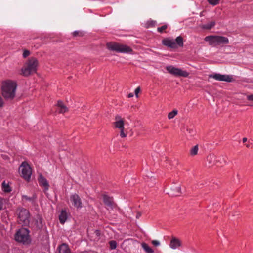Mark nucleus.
I'll return each mask as SVG.
<instances>
[{
  "label": "nucleus",
  "instance_id": "1",
  "mask_svg": "<svg viewBox=\"0 0 253 253\" xmlns=\"http://www.w3.org/2000/svg\"><path fill=\"white\" fill-rule=\"evenodd\" d=\"M17 87L15 81L7 80L2 82L1 86V95L6 100L13 99L16 94Z\"/></svg>",
  "mask_w": 253,
  "mask_h": 253
},
{
  "label": "nucleus",
  "instance_id": "2",
  "mask_svg": "<svg viewBox=\"0 0 253 253\" xmlns=\"http://www.w3.org/2000/svg\"><path fill=\"white\" fill-rule=\"evenodd\" d=\"M38 65V60L34 57L31 58L24 64L21 69V74L24 76H28L31 74L35 73Z\"/></svg>",
  "mask_w": 253,
  "mask_h": 253
},
{
  "label": "nucleus",
  "instance_id": "3",
  "mask_svg": "<svg viewBox=\"0 0 253 253\" xmlns=\"http://www.w3.org/2000/svg\"><path fill=\"white\" fill-rule=\"evenodd\" d=\"M204 40L212 46H223L229 43L228 39L221 36H208L205 38Z\"/></svg>",
  "mask_w": 253,
  "mask_h": 253
},
{
  "label": "nucleus",
  "instance_id": "4",
  "mask_svg": "<svg viewBox=\"0 0 253 253\" xmlns=\"http://www.w3.org/2000/svg\"><path fill=\"white\" fill-rule=\"evenodd\" d=\"M29 230L25 228L18 230L15 235L16 241L23 244L27 245L31 243V238L29 235Z\"/></svg>",
  "mask_w": 253,
  "mask_h": 253
},
{
  "label": "nucleus",
  "instance_id": "5",
  "mask_svg": "<svg viewBox=\"0 0 253 253\" xmlns=\"http://www.w3.org/2000/svg\"><path fill=\"white\" fill-rule=\"evenodd\" d=\"M106 45L109 50L113 51H116L117 52L131 53L132 52L131 48L125 44L110 42L107 43Z\"/></svg>",
  "mask_w": 253,
  "mask_h": 253
},
{
  "label": "nucleus",
  "instance_id": "6",
  "mask_svg": "<svg viewBox=\"0 0 253 253\" xmlns=\"http://www.w3.org/2000/svg\"><path fill=\"white\" fill-rule=\"evenodd\" d=\"M18 223L23 226L29 225L30 223V213L26 209L19 208L16 211Z\"/></svg>",
  "mask_w": 253,
  "mask_h": 253
},
{
  "label": "nucleus",
  "instance_id": "7",
  "mask_svg": "<svg viewBox=\"0 0 253 253\" xmlns=\"http://www.w3.org/2000/svg\"><path fill=\"white\" fill-rule=\"evenodd\" d=\"M163 45L170 48H176L177 46H183V40L181 36H178L175 40L170 38H166L163 40Z\"/></svg>",
  "mask_w": 253,
  "mask_h": 253
},
{
  "label": "nucleus",
  "instance_id": "8",
  "mask_svg": "<svg viewBox=\"0 0 253 253\" xmlns=\"http://www.w3.org/2000/svg\"><path fill=\"white\" fill-rule=\"evenodd\" d=\"M19 169L21 177L29 181L32 175V169L30 165L26 162H23L20 166Z\"/></svg>",
  "mask_w": 253,
  "mask_h": 253
},
{
  "label": "nucleus",
  "instance_id": "9",
  "mask_svg": "<svg viewBox=\"0 0 253 253\" xmlns=\"http://www.w3.org/2000/svg\"><path fill=\"white\" fill-rule=\"evenodd\" d=\"M166 70L169 73L175 76L187 77L189 75V73L186 71L171 65L167 66Z\"/></svg>",
  "mask_w": 253,
  "mask_h": 253
},
{
  "label": "nucleus",
  "instance_id": "10",
  "mask_svg": "<svg viewBox=\"0 0 253 253\" xmlns=\"http://www.w3.org/2000/svg\"><path fill=\"white\" fill-rule=\"evenodd\" d=\"M115 126L120 129V136L122 138L126 137V134L124 132V120L119 115H117L115 118V122L114 123Z\"/></svg>",
  "mask_w": 253,
  "mask_h": 253
},
{
  "label": "nucleus",
  "instance_id": "11",
  "mask_svg": "<svg viewBox=\"0 0 253 253\" xmlns=\"http://www.w3.org/2000/svg\"><path fill=\"white\" fill-rule=\"evenodd\" d=\"M209 78H213L217 81H226L227 82H231L233 80L232 77L229 75H221L217 73L210 75Z\"/></svg>",
  "mask_w": 253,
  "mask_h": 253
},
{
  "label": "nucleus",
  "instance_id": "12",
  "mask_svg": "<svg viewBox=\"0 0 253 253\" xmlns=\"http://www.w3.org/2000/svg\"><path fill=\"white\" fill-rule=\"evenodd\" d=\"M103 200L104 204L107 207V209H113L116 207V205L114 203L112 197H109L106 195L103 196Z\"/></svg>",
  "mask_w": 253,
  "mask_h": 253
},
{
  "label": "nucleus",
  "instance_id": "13",
  "mask_svg": "<svg viewBox=\"0 0 253 253\" xmlns=\"http://www.w3.org/2000/svg\"><path fill=\"white\" fill-rule=\"evenodd\" d=\"M70 200L74 206L77 208H81L82 207L81 200L78 195L74 194L71 196Z\"/></svg>",
  "mask_w": 253,
  "mask_h": 253
},
{
  "label": "nucleus",
  "instance_id": "14",
  "mask_svg": "<svg viewBox=\"0 0 253 253\" xmlns=\"http://www.w3.org/2000/svg\"><path fill=\"white\" fill-rule=\"evenodd\" d=\"M169 246L171 249L174 250L181 246V242L179 239L175 237H172L170 241Z\"/></svg>",
  "mask_w": 253,
  "mask_h": 253
},
{
  "label": "nucleus",
  "instance_id": "15",
  "mask_svg": "<svg viewBox=\"0 0 253 253\" xmlns=\"http://www.w3.org/2000/svg\"><path fill=\"white\" fill-rule=\"evenodd\" d=\"M38 181L40 185L43 187L44 191H46L48 189L49 184L47 180L42 175L39 176Z\"/></svg>",
  "mask_w": 253,
  "mask_h": 253
},
{
  "label": "nucleus",
  "instance_id": "16",
  "mask_svg": "<svg viewBox=\"0 0 253 253\" xmlns=\"http://www.w3.org/2000/svg\"><path fill=\"white\" fill-rule=\"evenodd\" d=\"M181 193V187L179 186H173L171 188V191L169 194L172 196H178Z\"/></svg>",
  "mask_w": 253,
  "mask_h": 253
},
{
  "label": "nucleus",
  "instance_id": "17",
  "mask_svg": "<svg viewBox=\"0 0 253 253\" xmlns=\"http://www.w3.org/2000/svg\"><path fill=\"white\" fill-rule=\"evenodd\" d=\"M57 107L58 111L60 113H64L68 110V108L60 101H58Z\"/></svg>",
  "mask_w": 253,
  "mask_h": 253
},
{
  "label": "nucleus",
  "instance_id": "18",
  "mask_svg": "<svg viewBox=\"0 0 253 253\" xmlns=\"http://www.w3.org/2000/svg\"><path fill=\"white\" fill-rule=\"evenodd\" d=\"M68 218V214L65 210H62L59 216L60 222L61 224H64Z\"/></svg>",
  "mask_w": 253,
  "mask_h": 253
},
{
  "label": "nucleus",
  "instance_id": "19",
  "mask_svg": "<svg viewBox=\"0 0 253 253\" xmlns=\"http://www.w3.org/2000/svg\"><path fill=\"white\" fill-rule=\"evenodd\" d=\"M216 160L217 156L213 154H211L207 157V161L211 165H217Z\"/></svg>",
  "mask_w": 253,
  "mask_h": 253
},
{
  "label": "nucleus",
  "instance_id": "20",
  "mask_svg": "<svg viewBox=\"0 0 253 253\" xmlns=\"http://www.w3.org/2000/svg\"><path fill=\"white\" fill-rule=\"evenodd\" d=\"M59 253H71L68 246L63 244L59 247Z\"/></svg>",
  "mask_w": 253,
  "mask_h": 253
},
{
  "label": "nucleus",
  "instance_id": "21",
  "mask_svg": "<svg viewBox=\"0 0 253 253\" xmlns=\"http://www.w3.org/2000/svg\"><path fill=\"white\" fill-rule=\"evenodd\" d=\"M215 25V21H211L207 24L201 25V27L203 29L210 30L214 27Z\"/></svg>",
  "mask_w": 253,
  "mask_h": 253
},
{
  "label": "nucleus",
  "instance_id": "22",
  "mask_svg": "<svg viewBox=\"0 0 253 253\" xmlns=\"http://www.w3.org/2000/svg\"><path fill=\"white\" fill-rule=\"evenodd\" d=\"M141 246L146 253H153L154 251L145 243H142Z\"/></svg>",
  "mask_w": 253,
  "mask_h": 253
},
{
  "label": "nucleus",
  "instance_id": "23",
  "mask_svg": "<svg viewBox=\"0 0 253 253\" xmlns=\"http://www.w3.org/2000/svg\"><path fill=\"white\" fill-rule=\"evenodd\" d=\"M2 188L5 192H10L11 191L9 182H6L5 181H4L2 183Z\"/></svg>",
  "mask_w": 253,
  "mask_h": 253
},
{
  "label": "nucleus",
  "instance_id": "24",
  "mask_svg": "<svg viewBox=\"0 0 253 253\" xmlns=\"http://www.w3.org/2000/svg\"><path fill=\"white\" fill-rule=\"evenodd\" d=\"M217 165H223L226 164L225 157L224 156H217Z\"/></svg>",
  "mask_w": 253,
  "mask_h": 253
},
{
  "label": "nucleus",
  "instance_id": "25",
  "mask_svg": "<svg viewBox=\"0 0 253 253\" xmlns=\"http://www.w3.org/2000/svg\"><path fill=\"white\" fill-rule=\"evenodd\" d=\"M195 131L193 129L188 126L186 127V132L185 135L187 136L192 137L195 135Z\"/></svg>",
  "mask_w": 253,
  "mask_h": 253
},
{
  "label": "nucleus",
  "instance_id": "26",
  "mask_svg": "<svg viewBox=\"0 0 253 253\" xmlns=\"http://www.w3.org/2000/svg\"><path fill=\"white\" fill-rule=\"evenodd\" d=\"M35 225L38 228H41L42 227L43 224H42V218L39 216H38L36 219V223Z\"/></svg>",
  "mask_w": 253,
  "mask_h": 253
},
{
  "label": "nucleus",
  "instance_id": "27",
  "mask_svg": "<svg viewBox=\"0 0 253 253\" xmlns=\"http://www.w3.org/2000/svg\"><path fill=\"white\" fill-rule=\"evenodd\" d=\"M177 110L174 109L168 114V117L169 119H172L177 114Z\"/></svg>",
  "mask_w": 253,
  "mask_h": 253
},
{
  "label": "nucleus",
  "instance_id": "28",
  "mask_svg": "<svg viewBox=\"0 0 253 253\" xmlns=\"http://www.w3.org/2000/svg\"><path fill=\"white\" fill-rule=\"evenodd\" d=\"M198 145H195L193 147H192L190 150V155L192 156H195L197 154L198 151Z\"/></svg>",
  "mask_w": 253,
  "mask_h": 253
},
{
  "label": "nucleus",
  "instance_id": "29",
  "mask_svg": "<svg viewBox=\"0 0 253 253\" xmlns=\"http://www.w3.org/2000/svg\"><path fill=\"white\" fill-rule=\"evenodd\" d=\"M110 248L111 250L115 249L117 247V242L114 240H112L109 242Z\"/></svg>",
  "mask_w": 253,
  "mask_h": 253
},
{
  "label": "nucleus",
  "instance_id": "30",
  "mask_svg": "<svg viewBox=\"0 0 253 253\" xmlns=\"http://www.w3.org/2000/svg\"><path fill=\"white\" fill-rule=\"evenodd\" d=\"M220 0H208V2L212 5H216L219 4Z\"/></svg>",
  "mask_w": 253,
  "mask_h": 253
},
{
  "label": "nucleus",
  "instance_id": "31",
  "mask_svg": "<svg viewBox=\"0 0 253 253\" xmlns=\"http://www.w3.org/2000/svg\"><path fill=\"white\" fill-rule=\"evenodd\" d=\"M73 35L74 36V37H77V36H83L84 35V34L81 31H74L73 33Z\"/></svg>",
  "mask_w": 253,
  "mask_h": 253
},
{
  "label": "nucleus",
  "instance_id": "32",
  "mask_svg": "<svg viewBox=\"0 0 253 253\" xmlns=\"http://www.w3.org/2000/svg\"><path fill=\"white\" fill-rule=\"evenodd\" d=\"M167 28V25H165L162 26V27H158L157 28V30L160 33H162L165 29Z\"/></svg>",
  "mask_w": 253,
  "mask_h": 253
},
{
  "label": "nucleus",
  "instance_id": "33",
  "mask_svg": "<svg viewBox=\"0 0 253 253\" xmlns=\"http://www.w3.org/2000/svg\"><path fill=\"white\" fill-rule=\"evenodd\" d=\"M30 55V51L27 50H25L23 51V57L26 58Z\"/></svg>",
  "mask_w": 253,
  "mask_h": 253
},
{
  "label": "nucleus",
  "instance_id": "34",
  "mask_svg": "<svg viewBox=\"0 0 253 253\" xmlns=\"http://www.w3.org/2000/svg\"><path fill=\"white\" fill-rule=\"evenodd\" d=\"M140 91V87H137L135 90V94L136 96V97H138V93H139Z\"/></svg>",
  "mask_w": 253,
  "mask_h": 253
},
{
  "label": "nucleus",
  "instance_id": "35",
  "mask_svg": "<svg viewBox=\"0 0 253 253\" xmlns=\"http://www.w3.org/2000/svg\"><path fill=\"white\" fill-rule=\"evenodd\" d=\"M152 243L155 246H158L160 245V242L157 240H153Z\"/></svg>",
  "mask_w": 253,
  "mask_h": 253
},
{
  "label": "nucleus",
  "instance_id": "36",
  "mask_svg": "<svg viewBox=\"0 0 253 253\" xmlns=\"http://www.w3.org/2000/svg\"><path fill=\"white\" fill-rule=\"evenodd\" d=\"M247 99L249 100L253 101V94L248 95L247 96Z\"/></svg>",
  "mask_w": 253,
  "mask_h": 253
},
{
  "label": "nucleus",
  "instance_id": "37",
  "mask_svg": "<svg viewBox=\"0 0 253 253\" xmlns=\"http://www.w3.org/2000/svg\"><path fill=\"white\" fill-rule=\"evenodd\" d=\"M3 202L2 199L0 197V210L2 209Z\"/></svg>",
  "mask_w": 253,
  "mask_h": 253
},
{
  "label": "nucleus",
  "instance_id": "38",
  "mask_svg": "<svg viewBox=\"0 0 253 253\" xmlns=\"http://www.w3.org/2000/svg\"><path fill=\"white\" fill-rule=\"evenodd\" d=\"M23 199H25L26 200H29V201L32 200V199L31 198L28 197L27 196H25V195L23 196Z\"/></svg>",
  "mask_w": 253,
  "mask_h": 253
},
{
  "label": "nucleus",
  "instance_id": "39",
  "mask_svg": "<svg viewBox=\"0 0 253 253\" xmlns=\"http://www.w3.org/2000/svg\"><path fill=\"white\" fill-rule=\"evenodd\" d=\"M94 233L96 235V236H97V237H99L100 235V232L99 230H95L94 232Z\"/></svg>",
  "mask_w": 253,
  "mask_h": 253
},
{
  "label": "nucleus",
  "instance_id": "40",
  "mask_svg": "<svg viewBox=\"0 0 253 253\" xmlns=\"http://www.w3.org/2000/svg\"><path fill=\"white\" fill-rule=\"evenodd\" d=\"M3 105V101L1 97L0 96V107H2Z\"/></svg>",
  "mask_w": 253,
  "mask_h": 253
},
{
  "label": "nucleus",
  "instance_id": "41",
  "mask_svg": "<svg viewBox=\"0 0 253 253\" xmlns=\"http://www.w3.org/2000/svg\"><path fill=\"white\" fill-rule=\"evenodd\" d=\"M133 96V93H129V94L128 95V97H129V98L132 97Z\"/></svg>",
  "mask_w": 253,
  "mask_h": 253
},
{
  "label": "nucleus",
  "instance_id": "42",
  "mask_svg": "<svg viewBox=\"0 0 253 253\" xmlns=\"http://www.w3.org/2000/svg\"><path fill=\"white\" fill-rule=\"evenodd\" d=\"M247 141V138L245 137L243 138V142L245 143Z\"/></svg>",
  "mask_w": 253,
  "mask_h": 253
},
{
  "label": "nucleus",
  "instance_id": "43",
  "mask_svg": "<svg viewBox=\"0 0 253 253\" xmlns=\"http://www.w3.org/2000/svg\"><path fill=\"white\" fill-rule=\"evenodd\" d=\"M140 216H141V213H137V215H136V218H139V217H140Z\"/></svg>",
  "mask_w": 253,
  "mask_h": 253
},
{
  "label": "nucleus",
  "instance_id": "44",
  "mask_svg": "<svg viewBox=\"0 0 253 253\" xmlns=\"http://www.w3.org/2000/svg\"><path fill=\"white\" fill-rule=\"evenodd\" d=\"M246 147L249 148L250 147V145L249 144H247L246 145Z\"/></svg>",
  "mask_w": 253,
  "mask_h": 253
}]
</instances>
